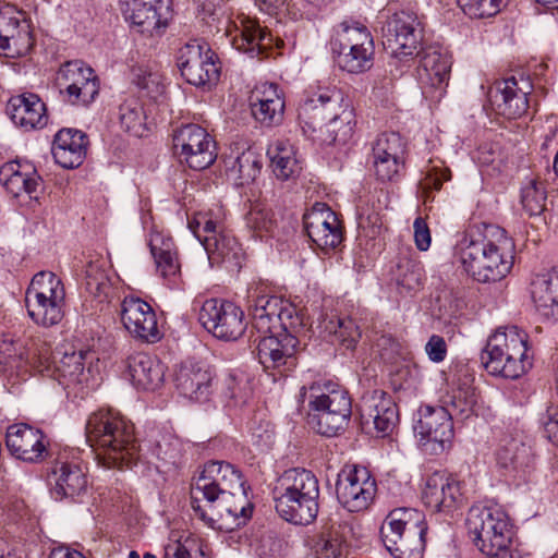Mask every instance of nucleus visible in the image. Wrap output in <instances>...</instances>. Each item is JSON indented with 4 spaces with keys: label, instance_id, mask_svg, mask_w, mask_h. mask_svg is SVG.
<instances>
[{
    "label": "nucleus",
    "instance_id": "f8f14e48",
    "mask_svg": "<svg viewBox=\"0 0 558 558\" xmlns=\"http://www.w3.org/2000/svg\"><path fill=\"white\" fill-rule=\"evenodd\" d=\"M189 229L204 246L211 265L241 267L243 251L236 239L226 230L222 220L213 211L196 213L189 219Z\"/></svg>",
    "mask_w": 558,
    "mask_h": 558
},
{
    "label": "nucleus",
    "instance_id": "2f4dec72",
    "mask_svg": "<svg viewBox=\"0 0 558 558\" xmlns=\"http://www.w3.org/2000/svg\"><path fill=\"white\" fill-rule=\"evenodd\" d=\"M214 380L213 369L202 362L186 360L175 373V387L185 398L193 401H205L211 393Z\"/></svg>",
    "mask_w": 558,
    "mask_h": 558
},
{
    "label": "nucleus",
    "instance_id": "4c0bfd02",
    "mask_svg": "<svg viewBox=\"0 0 558 558\" xmlns=\"http://www.w3.org/2000/svg\"><path fill=\"white\" fill-rule=\"evenodd\" d=\"M126 363L130 380L137 389L156 390L163 383L165 365L156 356L137 352Z\"/></svg>",
    "mask_w": 558,
    "mask_h": 558
},
{
    "label": "nucleus",
    "instance_id": "9d476101",
    "mask_svg": "<svg viewBox=\"0 0 558 558\" xmlns=\"http://www.w3.org/2000/svg\"><path fill=\"white\" fill-rule=\"evenodd\" d=\"M28 317L39 327L59 325L66 307L65 287L52 271L43 270L34 275L25 292Z\"/></svg>",
    "mask_w": 558,
    "mask_h": 558
},
{
    "label": "nucleus",
    "instance_id": "c9c22d12",
    "mask_svg": "<svg viewBox=\"0 0 558 558\" xmlns=\"http://www.w3.org/2000/svg\"><path fill=\"white\" fill-rule=\"evenodd\" d=\"M7 113L15 125L26 131L43 129L48 121L45 104L33 93L11 97Z\"/></svg>",
    "mask_w": 558,
    "mask_h": 558
},
{
    "label": "nucleus",
    "instance_id": "37998d69",
    "mask_svg": "<svg viewBox=\"0 0 558 558\" xmlns=\"http://www.w3.org/2000/svg\"><path fill=\"white\" fill-rule=\"evenodd\" d=\"M267 154L271 161L272 172L277 179L287 181L300 173L302 169L301 161L289 140L275 141L268 147Z\"/></svg>",
    "mask_w": 558,
    "mask_h": 558
},
{
    "label": "nucleus",
    "instance_id": "f257e3e1",
    "mask_svg": "<svg viewBox=\"0 0 558 558\" xmlns=\"http://www.w3.org/2000/svg\"><path fill=\"white\" fill-rule=\"evenodd\" d=\"M191 507L207 526L218 530L240 527L253 511L241 473L223 461L205 464L191 485Z\"/></svg>",
    "mask_w": 558,
    "mask_h": 558
},
{
    "label": "nucleus",
    "instance_id": "052dcab7",
    "mask_svg": "<svg viewBox=\"0 0 558 558\" xmlns=\"http://www.w3.org/2000/svg\"><path fill=\"white\" fill-rule=\"evenodd\" d=\"M425 352L434 363H441L447 356V343L439 335H432L425 344Z\"/></svg>",
    "mask_w": 558,
    "mask_h": 558
},
{
    "label": "nucleus",
    "instance_id": "ddd939ff",
    "mask_svg": "<svg viewBox=\"0 0 558 558\" xmlns=\"http://www.w3.org/2000/svg\"><path fill=\"white\" fill-rule=\"evenodd\" d=\"M248 303L252 327L263 336L282 330H304L303 317L291 303L279 296L257 294L254 291L248 295Z\"/></svg>",
    "mask_w": 558,
    "mask_h": 558
},
{
    "label": "nucleus",
    "instance_id": "1a4fd4ad",
    "mask_svg": "<svg viewBox=\"0 0 558 558\" xmlns=\"http://www.w3.org/2000/svg\"><path fill=\"white\" fill-rule=\"evenodd\" d=\"M427 525L425 515L410 508H399L386 517L380 534L387 550L395 558H422Z\"/></svg>",
    "mask_w": 558,
    "mask_h": 558
},
{
    "label": "nucleus",
    "instance_id": "09e8293b",
    "mask_svg": "<svg viewBox=\"0 0 558 558\" xmlns=\"http://www.w3.org/2000/svg\"><path fill=\"white\" fill-rule=\"evenodd\" d=\"M246 227L257 238H274L278 228L277 219L271 209L259 204L253 205L245 215Z\"/></svg>",
    "mask_w": 558,
    "mask_h": 558
},
{
    "label": "nucleus",
    "instance_id": "f03ea898",
    "mask_svg": "<svg viewBox=\"0 0 558 558\" xmlns=\"http://www.w3.org/2000/svg\"><path fill=\"white\" fill-rule=\"evenodd\" d=\"M51 347L38 336L24 340L0 335V377L11 385L25 380L32 373L57 376L65 387L88 386L92 371L86 367L87 351L64 352L57 364Z\"/></svg>",
    "mask_w": 558,
    "mask_h": 558
},
{
    "label": "nucleus",
    "instance_id": "393cba45",
    "mask_svg": "<svg viewBox=\"0 0 558 558\" xmlns=\"http://www.w3.org/2000/svg\"><path fill=\"white\" fill-rule=\"evenodd\" d=\"M404 147L397 133H381L372 143L369 162L381 182L397 181L404 169Z\"/></svg>",
    "mask_w": 558,
    "mask_h": 558
},
{
    "label": "nucleus",
    "instance_id": "aec40b11",
    "mask_svg": "<svg viewBox=\"0 0 558 558\" xmlns=\"http://www.w3.org/2000/svg\"><path fill=\"white\" fill-rule=\"evenodd\" d=\"M173 147L180 158L194 170L208 168L217 158L214 140L197 124H186L177 130Z\"/></svg>",
    "mask_w": 558,
    "mask_h": 558
},
{
    "label": "nucleus",
    "instance_id": "2eb2a0df",
    "mask_svg": "<svg viewBox=\"0 0 558 558\" xmlns=\"http://www.w3.org/2000/svg\"><path fill=\"white\" fill-rule=\"evenodd\" d=\"M336 493L343 508L350 512H360L373 504L377 483L367 468L357 464L345 465L338 474Z\"/></svg>",
    "mask_w": 558,
    "mask_h": 558
},
{
    "label": "nucleus",
    "instance_id": "9b49d317",
    "mask_svg": "<svg viewBox=\"0 0 558 558\" xmlns=\"http://www.w3.org/2000/svg\"><path fill=\"white\" fill-rule=\"evenodd\" d=\"M466 527L474 545L485 556H505L513 537L508 514L498 506H474L469 510Z\"/></svg>",
    "mask_w": 558,
    "mask_h": 558
},
{
    "label": "nucleus",
    "instance_id": "5701e85b",
    "mask_svg": "<svg viewBox=\"0 0 558 558\" xmlns=\"http://www.w3.org/2000/svg\"><path fill=\"white\" fill-rule=\"evenodd\" d=\"M302 331L282 330L262 336L257 344V357L266 369H276L284 375L295 368L296 352Z\"/></svg>",
    "mask_w": 558,
    "mask_h": 558
},
{
    "label": "nucleus",
    "instance_id": "69168bd1",
    "mask_svg": "<svg viewBox=\"0 0 558 558\" xmlns=\"http://www.w3.org/2000/svg\"><path fill=\"white\" fill-rule=\"evenodd\" d=\"M165 558H191V554L183 544L175 542L166 547Z\"/></svg>",
    "mask_w": 558,
    "mask_h": 558
},
{
    "label": "nucleus",
    "instance_id": "dca6fc26",
    "mask_svg": "<svg viewBox=\"0 0 558 558\" xmlns=\"http://www.w3.org/2000/svg\"><path fill=\"white\" fill-rule=\"evenodd\" d=\"M198 320L215 338L225 341L238 340L247 327L241 307L218 299H209L203 303Z\"/></svg>",
    "mask_w": 558,
    "mask_h": 558
},
{
    "label": "nucleus",
    "instance_id": "6e6552de",
    "mask_svg": "<svg viewBox=\"0 0 558 558\" xmlns=\"http://www.w3.org/2000/svg\"><path fill=\"white\" fill-rule=\"evenodd\" d=\"M299 398L308 399V408L314 413L316 430L323 436L332 437L343 432L352 415V401L349 392L337 383L323 380L310 387H301Z\"/></svg>",
    "mask_w": 558,
    "mask_h": 558
},
{
    "label": "nucleus",
    "instance_id": "338daca9",
    "mask_svg": "<svg viewBox=\"0 0 558 558\" xmlns=\"http://www.w3.org/2000/svg\"><path fill=\"white\" fill-rule=\"evenodd\" d=\"M332 0H303V7L310 14H316L326 8Z\"/></svg>",
    "mask_w": 558,
    "mask_h": 558
},
{
    "label": "nucleus",
    "instance_id": "8fccbe9b",
    "mask_svg": "<svg viewBox=\"0 0 558 558\" xmlns=\"http://www.w3.org/2000/svg\"><path fill=\"white\" fill-rule=\"evenodd\" d=\"M315 558H343L344 536L340 524L326 527L316 542Z\"/></svg>",
    "mask_w": 558,
    "mask_h": 558
},
{
    "label": "nucleus",
    "instance_id": "a18cd8bd",
    "mask_svg": "<svg viewBox=\"0 0 558 558\" xmlns=\"http://www.w3.org/2000/svg\"><path fill=\"white\" fill-rule=\"evenodd\" d=\"M322 330L332 337L345 349H353L361 337V331L355 322L350 317H340L335 313H326L319 324Z\"/></svg>",
    "mask_w": 558,
    "mask_h": 558
},
{
    "label": "nucleus",
    "instance_id": "49530a36",
    "mask_svg": "<svg viewBox=\"0 0 558 558\" xmlns=\"http://www.w3.org/2000/svg\"><path fill=\"white\" fill-rule=\"evenodd\" d=\"M338 54V62L342 70L349 73H363L373 65L375 46L364 45L347 49L332 50Z\"/></svg>",
    "mask_w": 558,
    "mask_h": 558
},
{
    "label": "nucleus",
    "instance_id": "b1692460",
    "mask_svg": "<svg viewBox=\"0 0 558 558\" xmlns=\"http://www.w3.org/2000/svg\"><path fill=\"white\" fill-rule=\"evenodd\" d=\"M451 57L437 49L424 52L416 69V78L423 96L432 102H438L445 96L448 86Z\"/></svg>",
    "mask_w": 558,
    "mask_h": 558
},
{
    "label": "nucleus",
    "instance_id": "473e14b6",
    "mask_svg": "<svg viewBox=\"0 0 558 558\" xmlns=\"http://www.w3.org/2000/svg\"><path fill=\"white\" fill-rule=\"evenodd\" d=\"M530 90L531 84L526 80L511 76L498 83L495 93L490 95L492 102L499 114L508 119H518L529 108Z\"/></svg>",
    "mask_w": 558,
    "mask_h": 558
},
{
    "label": "nucleus",
    "instance_id": "7c9ffc66",
    "mask_svg": "<svg viewBox=\"0 0 558 558\" xmlns=\"http://www.w3.org/2000/svg\"><path fill=\"white\" fill-rule=\"evenodd\" d=\"M0 183L12 197L28 196L38 201L43 181L35 167L28 162L12 160L0 168Z\"/></svg>",
    "mask_w": 558,
    "mask_h": 558
},
{
    "label": "nucleus",
    "instance_id": "603ef678",
    "mask_svg": "<svg viewBox=\"0 0 558 558\" xmlns=\"http://www.w3.org/2000/svg\"><path fill=\"white\" fill-rule=\"evenodd\" d=\"M546 198L543 184L535 180H531L521 190V203L530 216H537L544 211Z\"/></svg>",
    "mask_w": 558,
    "mask_h": 558
},
{
    "label": "nucleus",
    "instance_id": "bf43d9fd",
    "mask_svg": "<svg viewBox=\"0 0 558 558\" xmlns=\"http://www.w3.org/2000/svg\"><path fill=\"white\" fill-rule=\"evenodd\" d=\"M476 404V398L473 392L458 391L451 399L452 414H460L468 417Z\"/></svg>",
    "mask_w": 558,
    "mask_h": 558
},
{
    "label": "nucleus",
    "instance_id": "c756f323",
    "mask_svg": "<svg viewBox=\"0 0 558 558\" xmlns=\"http://www.w3.org/2000/svg\"><path fill=\"white\" fill-rule=\"evenodd\" d=\"M231 45L251 58L257 57L272 46L270 33L260 27L256 20L239 15L227 28Z\"/></svg>",
    "mask_w": 558,
    "mask_h": 558
},
{
    "label": "nucleus",
    "instance_id": "6e6d98bb",
    "mask_svg": "<svg viewBox=\"0 0 558 558\" xmlns=\"http://www.w3.org/2000/svg\"><path fill=\"white\" fill-rule=\"evenodd\" d=\"M148 246L154 258L178 253V248L170 234L155 227L149 233Z\"/></svg>",
    "mask_w": 558,
    "mask_h": 558
},
{
    "label": "nucleus",
    "instance_id": "3c124183",
    "mask_svg": "<svg viewBox=\"0 0 558 558\" xmlns=\"http://www.w3.org/2000/svg\"><path fill=\"white\" fill-rule=\"evenodd\" d=\"M119 119L126 132L136 137L144 136L146 132V116L142 104L137 99H128L120 106Z\"/></svg>",
    "mask_w": 558,
    "mask_h": 558
},
{
    "label": "nucleus",
    "instance_id": "412c9836",
    "mask_svg": "<svg viewBox=\"0 0 558 558\" xmlns=\"http://www.w3.org/2000/svg\"><path fill=\"white\" fill-rule=\"evenodd\" d=\"M495 458L500 469L518 480L525 481L534 468L532 448L518 428H508L500 434Z\"/></svg>",
    "mask_w": 558,
    "mask_h": 558
},
{
    "label": "nucleus",
    "instance_id": "5fc2aeb1",
    "mask_svg": "<svg viewBox=\"0 0 558 558\" xmlns=\"http://www.w3.org/2000/svg\"><path fill=\"white\" fill-rule=\"evenodd\" d=\"M359 236L375 240L380 235L384 223L380 215L368 208L362 209L357 217Z\"/></svg>",
    "mask_w": 558,
    "mask_h": 558
},
{
    "label": "nucleus",
    "instance_id": "f3484780",
    "mask_svg": "<svg viewBox=\"0 0 558 558\" xmlns=\"http://www.w3.org/2000/svg\"><path fill=\"white\" fill-rule=\"evenodd\" d=\"M178 66L191 85L211 86L219 80L220 68L210 47L199 39H193L180 48Z\"/></svg>",
    "mask_w": 558,
    "mask_h": 558
},
{
    "label": "nucleus",
    "instance_id": "4468645a",
    "mask_svg": "<svg viewBox=\"0 0 558 558\" xmlns=\"http://www.w3.org/2000/svg\"><path fill=\"white\" fill-rule=\"evenodd\" d=\"M63 100L72 106L88 107L100 90V81L95 70L81 60L63 63L56 76Z\"/></svg>",
    "mask_w": 558,
    "mask_h": 558
},
{
    "label": "nucleus",
    "instance_id": "4d7b16f0",
    "mask_svg": "<svg viewBox=\"0 0 558 558\" xmlns=\"http://www.w3.org/2000/svg\"><path fill=\"white\" fill-rule=\"evenodd\" d=\"M156 270L169 284H177L181 276L178 253L154 258Z\"/></svg>",
    "mask_w": 558,
    "mask_h": 558
},
{
    "label": "nucleus",
    "instance_id": "0e129e2a",
    "mask_svg": "<svg viewBox=\"0 0 558 558\" xmlns=\"http://www.w3.org/2000/svg\"><path fill=\"white\" fill-rule=\"evenodd\" d=\"M496 151L493 149L492 146H488V145H483L481 147H478L476 154H475V159L477 160L478 163H481L482 166H489L492 163L495 162L496 160Z\"/></svg>",
    "mask_w": 558,
    "mask_h": 558
},
{
    "label": "nucleus",
    "instance_id": "c85d7f7f",
    "mask_svg": "<svg viewBox=\"0 0 558 558\" xmlns=\"http://www.w3.org/2000/svg\"><path fill=\"white\" fill-rule=\"evenodd\" d=\"M422 500L433 511L450 512L462 504L461 483L451 474L435 472L426 480Z\"/></svg>",
    "mask_w": 558,
    "mask_h": 558
},
{
    "label": "nucleus",
    "instance_id": "680f3d73",
    "mask_svg": "<svg viewBox=\"0 0 558 558\" xmlns=\"http://www.w3.org/2000/svg\"><path fill=\"white\" fill-rule=\"evenodd\" d=\"M414 242L416 247L425 252L432 243V235L426 221L422 217H417L413 222Z\"/></svg>",
    "mask_w": 558,
    "mask_h": 558
},
{
    "label": "nucleus",
    "instance_id": "39448f33",
    "mask_svg": "<svg viewBox=\"0 0 558 558\" xmlns=\"http://www.w3.org/2000/svg\"><path fill=\"white\" fill-rule=\"evenodd\" d=\"M86 441L96 450L98 463L106 469L131 465L137 457L134 426L113 409L93 412L85 426Z\"/></svg>",
    "mask_w": 558,
    "mask_h": 558
},
{
    "label": "nucleus",
    "instance_id": "72a5a7b5",
    "mask_svg": "<svg viewBox=\"0 0 558 558\" xmlns=\"http://www.w3.org/2000/svg\"><path fill=\"white\" fill-rule=\"evenodd\" d=\"M361 418L364 425L373 424L378 436H387L393 430L399 420L397 404L388 393L374 390L364 398Z\"/></svg>",
    "mask_w": 558,
    "mask_h": 558
},
{
    "label": "nucleus",
    "instance_id": "a19ab883",
    "mask_svg": "<svg viewBox=\"0 0 558 558\" xmlns=\"http://www.w3.org/2000/svg\"><path fill=\"white\" fill-rule=\"evenodd\" d=\"M532 298L542 316L558 322V267L535 278Z\"/></svg>",
    "mask_w": 558,
    "mask_h": 558
},
{
    "label": "nucleus",
    "instance_id": "bb28decb",
    "mask_svg": "<svg viewBox=\"0 0 558 558\" xmlns=\"http://www.w3.org/2000/svg\"><path fill=\"white\" fill-rule=\"evenodd\" d=\"M7 448L17 460L39 463L48 456V440L45 434L28 424L11 425L7 430Z\"/></svg>",
    "mask_w": 558,
    "mask_h": 558
},
{
    "label": "nucleus",
    "instance_id": "f704fd0d",
    "mask_svg": "<svg viewBox=\"0 0 558 558\" xmlns=\"http://www.w3.org/2000/svg\"><path fill=\"white\" fill-rule=\"evenodd\" d=\"M32 47L28 25L20 20L12 8L0 10V53L16 57L26 53Z\"/></svg>",
    "mask_w": 558,
    "mask_h": 558
},
{
    "label": "nucleus",
    "instance_id": "58836bf2",
    "mask_svg": "<svg viewBox=\"0 0 558 558\" xmlns=\"http://www.w3.org/2000/svg\"><path fill=\"white\" fill-rule=\"evenodd\" d=\"M120 8L124 19L141 33L153 35L166 24L161 20V0H120Z\"/></svg>",
    "mask_w": 558,
    "mask_h": 558
},
{
    "label": "nucleus",
    "instance_id": "e2e57ef3",
    "mask_svg": "<svg viewBox=\"0 0 558 558\" xmlns=\"http://www.w3.org/2000/svg\"><path fill=\"white\" fill-rule=\"evenodd\" d=\"M543 425L547 438L558 445V414H555V416L548 415L547 418L543 421Z\"/></svg>",
    "mask_w": 558,
    "mask_h": 558
},
{
    "label": "nucleus",
    "instance_id": "ea45409f",
    "mask_svg": "<svg viewBox=\"0 0 558 558\" xmlns=\"http://www.w3.org/2000/svg\"><path fill=\"white\" fill-rule=\"evenodd\" d=\"M252 104L254 118L263 124H278L283 119L284 99L278 85L263 83L256 88Z\"/></svg>",
    "mask_w": 558,
    "mask_h": 558
},
{
    "label": "nucleus",
    "instance_id": "864d4df0",
    "mask_svg": "<svg viewBox=\"0 0 558 558\" xmlns=\"http://www.w3.org/2000/svg\"><path fill=\"white\" fill-rule=\"evenodd\" d=\"M464 14L471 19H484L496 15L508 0H457Z\"/></svg>",
    "mask_w": 558,
    "mask_h": 558
},
{
    "label": "nucleus",
    "instance_id": "a878e982",
    "mask_svg": "<svg viewBox=\"0 0 558 558\" xmlns=\"http://www.w3.org/2000/svg\"><path fill=\"white\" fill-rule=\"evenodd\" d=\"M303 221L308 238L323 251L333 250L342 242L341 223L327 204L315 203Z\"/></svg>",
    "mask_w": 558,
    "mask_h": 558
},
{
    "label": "nucleus",
    "instance_id": "774afa93",
    "mask_svg": "<svg viewBox=\"0 0 558 558\" xmlns=\"http://www.w3.org/2000/svg\"><path fill=\"white\" fill-rule=\"evenodd\" d=\"M49 558H85L80 551L66 547L54 548Z\"/></svg>",
    "mask_w": 558,
    "mask_h": 558
},
{
    "label": "nucleus",
    "instance_id": "20e7f679",
    "mask_svg": "<svg viewBox=\"0 0 558 558\" xmlns=\"http://www.w3.org/2000/svg\"><path fill=\"white\" fill-rule=\"evenodd\" d=\"M328 121L325 143L347 144L354 134L355 112L350 98L335 85H317L307 92L298 108V123L307 138H314L324 121Z\"/></svg>",
    "mask_w": 558,
    "mask_h": 558
},
{
    "label": "nucleus",
    "instance_id": "c03bdc74",
    "mask_svg": "<svg viewBox=\"0 0 558 558\" xmlns=\"http://www.w3.org/2000/svg\"><path fill=\"white\" fill-rule=\"evenodd\" d=\"M373 36L360 20L347 17L333 27L332 50L373 45Z\"/></svg>",
    "mask_w": 558,
    "mask_h": 558
},
{
    "label": "nucleus",
    "instance_id": "7ed1b4c3",
    "mask_svg": "<svg viewBox=\"0 0 558 558\" xmlns=\"http://www.w3.org/2000/svg\"><path fill=\"white\" fill-rule=\"evenodd\" d=\"M452 258L473 280L495 283L513 267L514 242L496 225H471L457 234Z\"/></svg>",
    "mask_w": 558,
    "mask_h": 558
},
{
    "label": "nucleus",
    "instance_id": "e433bc0d",
    "mask_svg": "<svg viewBox=\"0 0 558 558\" xmlns=\"http://www.w3.org/2000/svg\"><path fill=\"white\" fill-rule=\"evenodd\" d=\"M87 136L75 129H62L53 138L51 153L54 161L64 169L80 167L87 153Z\"/></svg>",
    "mask_w": 558,
    "mask_h": 558
},
{
    "label": "nucleus",
    "instance_id": "cd10ccee",
    "mask_svg": "<svg viewBox=\"0 0 558 558\" xmlns=\"http://www.w3.org/2000/svg\"><path fill=\"white\" fill-rule=\"evenodd\" d=\"M121 320L132 336L145 342L155 343L162 337L155 311L138 298H124L121 304Z\"/></svg>",
    "mask_w": 558,
    "mask_h": 558
},
{
    "label": "nucleus",
    "instance_id": "423d86ee",
    "mask_svg": "<svg viewBox=\"0 0 558 558\" xmlns=\"http://www.w3.org/2000/svg\"><path fill=\"white\" fill-rule=\"evenodd\" d=\"M279 495L275 497L278 514L293 524H310L319 508V483L312 471L294 468L279 478Z\"/></svg>",
    "mask_w": 558,
    "mask_h": 558
},
{
    "label": "nucleus",
    "instance_id": "a211bd4d",
    "mask_svg": "<svg viewBox=\"0 0 558 558\" xmlns=\"http://www.w3.org/2000/svg\"><path fill=\"white\" fill-rule=\"evenodd\" d=\"M384 37L395 57L403 59L417 56L423 40L422 23L416 13L401 10L388 19Z\"/></svg>",
    "mask_w": 558,
    "mask_h": 558
},
{
    "label": "nucleus",
    "instance_id": "de8ad7c7",
    "mask_svg": "<svg viewBox=\"0 0 558 558\" xmlns=\"http://www.w3.org/2000/svg\"><path fill=\"white\" fill-rule=\"evenodd\" d=\"M397 286L405 292L417 291L424 281V267L417 259L403 257L399 260L395 272Z\"/></svg>",
    "mask_w": 558,
    "mask_h": 558
},
{
    "label": "nucleus",
    "instance_id": "0eeeda50",
    "mask_svg": "<svg viewBox=\"0 0 558 558\" xmlns=\"http://www.w3.org/2000/svg\"><path fill=\"white\" fill-rule=\"evenodd\" d=\"M481 362L493 376L519 378L532 366L527 356L526 332L517 326L497 328L481 352Z\"/></svg>",
    "mask_w": 558,
    "mask_h": 558
},
{
    "label": "nucleus",
    "instance_id": "79ce46f5",
    "mask_svg": "<svg viewBox=\"0 0 558 558\" xmlns=\"http://www.w3.org/2000/svg\"><path fill=\"white\" fill-rule=\"evenodd\" d=\"M227 177L238 185L255 181L262 170V157L255 150H231L223 159Z\"/></svg>",
    "mask_w": 558,
    "mask_h": 558
},
{
    "label": "nucleus",
    "instance_id": "6ab92c4d",
    "mask_svg": "<svg viewBox=\"0 0 558 558\" xmlns=\"http://www.w3.org/2000/svg\"><path fill=\"white\" fill-rule=\"evenodd\" d=\"M414 433L425 452L442 453L450 447L453 438L452 413L444 407L422 408Z\"/></svg>",
    "mask_w": 558,
    "mask_h": 558
},
{
    "label": "nucleus",
    "instance_id": "13d9d810",
    "mask_svg": "<svg viewBox=\"0 0 558 558\" xmlns=\"http://www.w3.org/2000/svg\"><path fill=\"white\" fill-rule=\"evenodd\" d=\"M450 179L451 172L448 168L434 166L427 171L426 177L422 181V189L425 192L439 191L442 183Z\"/></svg>",
    "mask_w": 558,
    "mask_h": 558
},
{
    "label": "nucleus",
    "instance_id": "4be33fe9",
    "mask_svg": "<svg viewBox=\"0 0 558 558\" xmlns=\"http://www.w3.org/2000/svg\"><path fill=\"white\" fill-rule=\"evenodd\" d=\"M47 484L56 501L77 502L88 490L87 470L75 460H57L47 473Z\"/></svg>",
    "mask_w": 558,
    "mask_h": 558
}]
</instances>
